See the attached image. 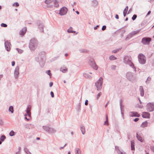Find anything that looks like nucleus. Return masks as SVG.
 <instances>
[{"label":"nucleus","mask_w":154,"mask_h":154,"mask_svg":"<svg viewBox=\"0 0 154 154\" xmlns=\"http://www.w3.org/2000/svg\"><path fill=\"white\" fill-rule=\"evenodd\" d=\"M38 42L37 40L35 38L31 39L29 44V47L31 51L35 50L37 48Z\"/></svg>","instance_id":"obj_1"},{"label":"nucleus","mask_w":154,"mask_h":154,"mask_svg":"<svg viewBox=\"0 0 154 154\" xmlns=\"http://www.w3.org/2000/svg\"><path fill=\"white\" fill-rule=\"evenodd\" d=\"M130 57H131L128 56H125L123 59V62L129 65L132 68L135 69L136 68L130 60Z\"/></svg>","instance_id":"obj_2"},{"label":"nucleus","mask_w":154,"mask_h":154,"mask_svg":"<svg viewBox=\"0 0 154 154\" xmlns=\"http://www.w3.org/2000/svg\"><path fill=\"white\" fill-rule=\"evenodd\" d=\"M89 65L95 70H97L98 66L96 64L94 59L92 57H90L89 58Z\"/></svg>","instance_id":"obj_3"},{"label":"nucleus","mask_w":154,"mask_h":154,"mask_svg":"<svg viewBox=\"0 0 154 154\" xmlns=\"http://www.w3.org/2000/svg\"><path fill=\"white\" fill-rule=\"evenodd\" d=\"M103 83V79L102 78L100 77L95 83V85L98 91L101 89Z\"/></svg>","instance_id":"obj_4"},{"label":"nucleus","mask_w":154,"mask_h":154,"mask_svg":"<svg viewBox=\"0 0 154 154\" xmlns=\"http://www.w3.org/2000/svg\"><path fill=\"white\" fill-rule=\"evenodd\" d=\"M138 59L139 63L141 64H144L145 63L146 60L145 57L142 54H140L138 55Z\"/></svg>","instance_id":"obj_5"},{"label":"nucleus","mask_w":154,"mask_h":154,"mask_svg":"<svg viewBox=\"0 0 154 154\" xmlns=\"http://www.w3.org/2000/svg\"><path fill=\"white\" fill-rule=\"evenodd\" d=\"M151 40L149 37H144L142 38L141 43L144 45H148Z\"/></svg>","instance_id":"obj_6"},{"label":"nucleus","mask_w":154,"mask_h":154,"mask_svg":"<svg viewBox=\"0 0 154 154\" xmlns=\"http://www.w3.org/2000/svg\"><path fill=\"white\" fill-rule=\"evenodd\" d=\"M146 109L149 112L153 111L154 110V103H148L146 106Z\"/></svg>","instance_id":"obj_7"},{"label":"nucleus","mask_w":154,"mask_h":154,"mask_svg":"<svg viewBox=\"0 0 154 154\" xmlns=\"http://www.w3.org/2000/svg\"><path fill=\"white\" fill-rule=\"evenodd\" d=\"M140 30H138L136 31H133L129 34L126 38V40H129L134 35L138 34L140 31Z\"/></svg>","instance_id":"obj_8"},{"label":"nucleus","mask_w":154,"mask_h":154,"mask_svg":"<svg viewBox=\"0 0 154 154\" xmlns=\"http://www.w3.org/2000/svg\"><path fill=\"white\" fill-rule=\"evenodd\" d=\"M43 128L49 133H53L56 132V131L53 128L48 126H43Z\"/></svg>","instance_id":"obj_9"},{"label":"nucleus","mask_w":154,"mask_h":154,"mask_svg":"<svg viewBox=\"0 0 154 154\" xmlns=\"http://www.w3.org/2000/svg\"><path fill=\"white\" fill-rule=\"evenodd\" d=\"M67 11L68 9L66 7H63L60 9L59 14L61 16L64 15L66 14Z\"/></svg>","instance_id":"obj_10"},{"label":"nucleus","mask_w":154,"mask_h":154,"mask_svg":"<svg viewBox=\"0 0 154 154\" xmlns=\"http://www.w3.org/2000/svg\"><path fill=\"white\" fill-rule=\"evenodd\" d=\"M136 137L137 140L140 142H142L144 140L143 136L142 133H140L139 134L137 132L136 133Z\"/></svg>","instance_id":"obj_11"},{"label":"nucleus","mask_w":154,"mask_h":154,"mask_svg":"<svg viewBox=\"0 0 154 154\" xmlns=\"http://www.w3.org/2000/svg\"><path fill=\"white\" fill-rule=\"evenodd\" d=\"M37 24L38 26L39 29L42 32H44V26L42 23L41 21H38L37 23Z\"/></svg>","instance_id":"obj_12"},{"label":"nucleus","mask_w":154,"mask_h":154,"mask_svg":"<svg viewBox=\"0 0 154 154\" xmlns=\"http://www.w3.org/2000/svg\"><path fill=\"white\" fill-rule=\"evenodd\" d=\"M19 67L18 66H17L15 69L14 74L15 79H17L18 76L19 74Z\"/></svg>","instance_id":"obj_13"},{"label":"nucleus","mask_w":154,"mask_h":154,"mask_svg":"<svg viewBox=\"0 0 154 154\" xmlns=\"http://www.w3.org/2000/svg\"><path fill=\"white\" fill-rule=\"evenodd\" d=\"M129 115L131 117H139L140 116V114L136 112H130L129 113Z\"/></svg>","instance_id":"obj_14"},{"label":"nucleus","mask_w":154,"mask_h":154,"mask_svg":"<svg viewBox=\"0 0 154 154\" xmlns=\"http://www.w3.org/2000/svg\"><path fill=\"white\" fill-rule=\"evenodd\" d=\"M10 42L8 41H5V45L6 49L7 51H9L10 50V46L11 45Z\"/></svg>","instance_id":"obj_15"},{"label":"nucleus","mask_w":154,"mask_h":154,"mask_svg":"<svg viewBox=\"0 0 154 154\" xmlns=\"http://www.w3.org/2000/svg\"><path fill=\"white\" fill-rule=\"evenodd\" d=\"M31 106L30 105H28L26 110V112L28 116L29 117H31Z\"/></svg>","instance_id":"obj_16"},{"label":"nucleus","mask_w":154,"mask_h":154,"mask_svg":"<svg viewBox=\"0 0 154 154\" xmlns=\"http://www.w3.org/2000/svg\"><path fill=\"white\" fill-rule=\"evenodd\" d=\"M127 78L129 80L131 81L133 79V75L132 73L128 72L126 74Z\"/></svg>","instance_id":"obj_17"},{"label":"nucleus","mask_w":154,"mask_h":154,"mask_svg":"<svg viewBox=\"0 0 154 154\" xmlns=\"http://www.w3.org/2000/svg\"><path fill=\"white\" fill-rule=\"evenodd\" d=\"M150 114L147 112H143L142 114V117L144 118H149Z\"/></svg>","instance_id":"obj_18"},{"label":"nucleus","mask_w":154,"mask_h":154,"mask_svg":"<svg viewBox=\"0 0 154 154\" xmlns=\"http://www.w3.org/2000/svg\"><path fill=\"white\" fill-rule=\"evenodd\" d=\"M26 27H24L20 31V35H24L26 32Z\"/></svg>","instance_id":"obj_19"},{"label":"nucleus","mask_w":154,"mask_h":154,"mask_svg":"<svg viewBox=\"0 0 154 154\" xmlns=\"http://www.w3.org/2000/svg\"><path fill=\"white\" fill-rule=\"evenodd\" d=\"M139 90L140 92V94L141 96L143 97L144 95V90L143 87L142 86H140Z\"/></svg>","instance_id":"obj_20"},{"label":"nucleus","mask_w":154,"mask_h":154,"mask_svg":"<svg viewBox=\"0 0 154 154\" xmlns=\"http://www.w3.org/2000/svg\"><path fill=\"white\" fill-rule=\"evenodd\" d=\"M67 68L65 67H61L60 68V71L63 73H66L67 72Z\"/></svg>","instance_id":"obj_21"},{"label":"nucleus","mask_w":154,"mask_h":154,"mask_svg":"<svg viewBox=\"0 0 154 154\" xmlns=\"http://www.w3.org/2000/svg\"><path fill=\"white\" fill-rule=\"evenodd\" d=\"M92 4L94 7H96L98 4V2L95 0H93L92 2Z\"/></svg>","instance_id":"obj_22"},{"label":"nucleus","mask_w":154,"mask_h":154,"mask_svg":"<svg viewBox=\"0 0 154 154\" xmlns=\"http://www.w3.org/2000/svg\"><path fill=\"white\" fill-rule=\"evenodd\" d=\"M80 128L82 134H84L85 133V129L84 126L82 125H81L80 126Z\"/></svg>","instance_id":"obj_23"},{"label":"nucleus","mask_w":154,"mask_h":154,"mask_svg":"<svg viewBox=\"0 0 154 154\" xmlns=\"http://www.w3.org/2000/svg\"><path fill=\"white\" fill-rule=\"evenodd\" d=\"M131 150H134V140H131Z\"/></svg>","instance_id":"obj_24"},{"label":"nucleus","mask_w":154,"mask_h":154,"mask_svg":"<svg viewBox=\"0 0 154 154\" xmlns=\"http://www.w3.org/2000/svg\"><path fill=\"white\" fill-rule=\"evenodd\" d=\"M53 3L54 4V6L56 8L59 6V4L58 1L57 0H54L53 1Z\"/></svg>","instance_id":"obj_25"},{"label":"nucleus","mask_w":154,"mask_h":154,"mask_svg":"<svg viewBox=\"0 0 154 154\" xmlns=\"http://www.w3.org/2000/svg\"><path fill=\"white\" fill-rule=\"evenodd\" d=\"M128 6H126L123 12V14L124 17H125L126 16L127 12L128 10Z\"/></svg>","instance_id":"obj_26"},{"label":"nucleus","mask_w":154,"mask_h":154,"mask_svg":"<svg viewBox=\"0 0 154 154\" xmlns=\"http://www.w3.org/2000/svg\"><path fill=\"white\" fill-rule=\"evenodd\" d=\"M148 122L146 121L143 122L141 124V127L143 128H144L147 126Z\"/></svg>","instance_id":"obj_27"},{"label":"nucleus","mask_w":154,"mask_h":154,"mask_svg":"<svg viewBox=\"0 0 154 154\" xmlns=\"http://www.w3.org/2000/svg\"><path fill=\"white\" fill-rule=\"evenodd\" d=\"M83 76L89 79H91V76L89 75L88 74L85 73H84Z\"/></svg>","instance_id":"obj_28"},{"label":"nucleus","mask_w":154,"mask_h":154,"mask_svg":"<svg viewBox=\"0 0 154 154\" xmlns=\"http://www.w3.org/2000/svg\"><path fill=\"white\" fill-rule=\"evenodd\" d=\"M117 152L118 154H126L125 152H123L121 151L118 148V149L117 150Z\"/></svg>","instance_id":"obj_29"},{"label":"nucleus","mask_w":154,"mask_h":154,"mask_svg":"<svg viewBox=\"0 0 154 154\" xmlns=\"http://www.w3.org/2000/svg\"><path fill=\"white\" fill-rule=\"evenodd\" d=\"M6 139V137L4 135H2L0 138V140L2 141L3 142L4 141V140H5V139Z\"/></svg>","instance_id":"obj_30"},{"label":"nucleus","mask_w":154,"mask_h":154,"mask_svg":"<svg viewBox=\"0 0 154 154\" xmlns=\"http://www.w3.org/2000/svg\"><path fill=\"white\" fill-rule=\"evenodd\" d=\"M16 133L13 130H11L9 133V135L11 136H13L15 135Z\"/></svg>","instance_id":"obj_31"},{"label":"nucleus","mask_w":154,"mask_h":154,"mask_svg":"<svg viewBox=\"0 0 154 154\" xmlns=\"http://www.w3.org/2000/svg\"><path fill=\"white\" fill-rule=\"evenodd\" d=\"M75 154H81V151L80 149L78 148L75 151Z\"/></svg>","instance_id":"obj_32"},{"label":"nucleus","mask_w":154,"mask_h":154,"mask_svg":"<svg viewBox=\"0 0 154 154\" xmlns=\"http://www.w3.org/2000/svg\"><path fill=\"white\" fill-rule=\"evenodd\" d=\"M109 60H114L117 59V58L113 55H111L109 57Z\"/></svg>","instance_id":"obj_33"},{"label":"nucleus","mask_w":154,"mask_h":154,"mask_svg":"<svg viewBox=\"0 0 154 154\" xmlns=\"http://www.w3.org/2000/svg\"><path fill=\"white\" fill-rule=\"evenodd\" d=\"M24 151L27 154H31V153L29 151V149L26 148H24Z\"/></svg>","instance_id":"obj_34"},{"label":"nucleus","mask_w":154,"mask_h":154,"mask_svg":"<svg viewBox=\"0 0 154 154\" xmlns=\"http://www.w3.org/2000/svg\"><path fill=\"white\" fill-rule=\"evenodd\" d=\"M9 111L11 113H13L14 112L13 107L12 106H10L9 109Z\"/></svg>","instance_id":"obj_35"},{"label":"nucleus","mask_w":154,"mask_h":154,"mask_svg":"<svg viewBox=\"0 0 154 154\" xmlns=\"http://www.w3.org/2000/svg\"><path fill=\"white\" fill-rule=\"evenodd\" d=\"M53 1H52V0H46L45 2V4L48 5L51 3L52 2H53Z\"/></svg>","instance_id":"obj_36"},{"label":"nucleus","mask_w":154,"mask_h":154,"mask_svg":"<svg viewBox=\"0 0 154 154\" xmlns=\"http://www.w3.org/2000/svg\"><path fill=\"white\" fill-rule=\"evenodd\" d=\"M72 28L71 27H70V28L68 29L67 30V31L69 33H73L75 32V31H73L72 30Z\"/></svg>","instance_id":"obj_37"},{"label":"nucleus","mask_w":154,"mask_h":154,"mask_svg":"<svg viewBox=\"0 0 154 154\" xmlns=\"http://www.w3.org/2000/svg\"><path fill=\"white\" fill-rule=\"evenodd\" d=\"M13 5L14 6H16V7H18L19 6V3L18 2H16L14 3L13 4Z\"/></svg>","instance_id":"obj_38"},{"label":"nucleus","mask_w":154,"mask_h":154,"mask_svg":"<svg viewBox=\"0 0 154 154\" xmlns=\"http://www.w3.org/2000/svg\"><path fill=\"white\" fill-rule=\"evenodd\" d=\"M137 17V15L136 14H134L132 17V19L133 20H135Z\"/></svg>","instance_id":"obj_39"},{"label":"nucleus","mask_w":154,"mask_h":154,"mask_svg":"<svg viewBox=\"0 0 154 154\" xmlns=\"http://www.w3.org/2000/svg\"><path fill=\"white\" fill-rule=\"evenodd\" d=\"M50 72L51 71L50 70H47L46 72V73L50 76H51V75Z\"/></svg>","instance_id":"obj_40"},{"label":"nucleus","mask_w":154,"mask_h":154,"mask_svg":"<svg viewBox=\"0 0 154 154\" xmlns=\"http://www.w3.org/2000/svg\"><path fill=\"white\" fill-rule=\"evenodd\" d=\"M102 94V93L101 92H99L97 95L96 98L97 99H98L99 97Z\"/></svg>","instance_id":"obj_41"},{"label":"nucleus","mask_w":154,"mask_h":154,"mask_svg":"<svg viewBox=\"0 0 154 154\" xmlns=\"http://www.w3.org/2000/svg\"><path fill=\"white\" fill-rule=\"evenodd\" d=\"M1 25L2 27H6L7 26V25L6 24L4 23H2Z\"/></svg>","instance_id":"obj_42"},{"label":"nucleus","mask_w":154,"mask_h":154,"mask_svg":"<svg viewBox=\"0 0 154 154\" xmlns=\"http://www.w3.org/2000/svg\"><path fill=\"white\" fill-rule=\"evenodd\" d=\"M17 50L18 53L20 54L22 53L23 52V50L18 48H17Z\"/></svg>","instance_id":"obj_43"},{"label":"nucleus","mask_w":154,"mask_h":154,"mask_svg":"<svg viewBox=\"0 0 154 154\" xmlns=\"http://www.w3.org/2000/svg\"><path fill=\"white\" fill-rule=\"evenodd\" d=\"M47 6L48 8H51L53 7V5L52 4H51V3L47 5Z\"/></svg>","instance_id":"obj_44"},{"label":"nucleus","mask_w":154,"mask_h":154,"mask_svg":"<svg viewBox=\"0 0 154 154\" xmlns=\"http://www.w3.org/2000/svg\"><path fill=\"white\" fill-rule=\"evenodd\" d=\"M150 79H151V78L150 77H149L148 78L147 80L146 81V84H148L149 83V81L150 80Z\"/></svg>","instance_id":"obj_45"},{"label":"nucleus","mask_w":154,"mask_h":154,"mask_svg":"<svg viewBox=\"0 0 154 154\" xmlns=\"http://www.w3.org/2000/svg\"><path fill=\"white\" fill-rule=\"evenodd\" d=\"M0 125H3V122L2 119L0 118Z\"/></svg>","instance_id":"obj_46"},{"label":"nucleus","mask_w":154,"mask_h":154,"mask_svg":"<svg viewBox=\"0 0 154 154\" xmlns=\"http://www.w3.org/2000/svg\"><path fill=\"white\" fill-rule=\"evenodd\" d=\"M122 99H121L119 100V104L120 106V109L121 110H122L121 107H122Z\"/></svg>","instance_id":"obj_47"},{"label":"nucleus","mask_w":154,"mask_h":154,"mask_svg":"<svg viewBox=\"0 0 154 154\" xmlns=\"http://www.w3.org/2000/svg\"><path fill=\"white\" fill-rule=\"evenodd\" d=\"M24 127L26 128H29L30 127V125L29 124H27L24 125Z\"/></svg>","instance_id":"obj_48"},{"label":"nucleus","mask_w":154,"mask_h":154,"mask_svg":"<svg viewBox=\"0 0 154 154\" xmlns=\"http://www.w3.org/2000/svg\"><path fill=\"white\" fill-rule=\"evenodd\" d=\"M80 51L81 52H87V51L86 50H85L84 49H82L80 50Z\"/></svg>","instance_id":"obj_49"},{"label":"nucleus","mask_w":154,"mask_h":154,"mask_svg":"<svg viewBox=\"0 0 154 154\" xmlns=\"http://www.w3.org/2000/svg\"><path fill=\"white\" fill-rule=\"evenodd\" d=\"M106 28V26L105 25H104L103 26L102 28V30L103 31L105 30Z\"/></svg>","instance_id":"obj_50"},{"label":"nucleus","mask_w":154,"mask_h":154,"mask_svg":"<svg viewBox=\"0 0 154 154\" xmlns=\"http://www.w3.org/2000/svg\"><path fill=\"white\" fill-rule=\"evenodd\" d=\"M116 67V66L115 65H113L111 66V69L112 70H115Z\"/></svg>","instance_id":"obj_51"},{"label":"nucleus","mask_w":154,"mask_h":154,"mask_svg":"<svg viewBox=\"0 0 154 154\" xmlns=\"http://www.w3.org/2000/svg\"><path fill=\"white\" fill-rule=\"evenodd\" d=\"M119 49H116V50H114L112 51V53H116L119 51Z\"/></svg>","instance_id":"obj_52"},{"label":"nucleus","mask_w":154,"mask_h":154,"mask_svg":"<svg viewBox=\"0 0 154 154\" xmlns=\"http://www.w3.org/2000/svg\"><path fill=\"white\" fill-rule=\"evenodd\" d=\"M50 94L51 95V97H54V95L53 92L52 91H51V93H50Z\"/></svg>","instance_id":"obj_53"},{"label":"nucleus","mask_w":154,"mask_h":154,"mask_svg":"<svg viewBox=\"0 0 154 154\" xmlns=\"http://www.w3.org/2000/svg\"><path fill=\"white\" fill-rule=\"evenodd\" d=\"M104 125H109V123H108V121L106 120L104 123Z\"/></svg>","instance_id":"obj_54"},{"label":"nucleus","mask_w":154,"mask_h":154,"mask_svg":"<svg viewBox=\"0 0 154 154\" xmlns=\"http://www.w3.org/2000/svg\"><path fill=\"white\" fill-rule=\"evenodd\" d=\"M88 100H86L85 101V105L87 106L88 105Z\"/></svg>","instance_id":"obj_55"},{"label":"nucleus","mask_w":154,"mask_h":154,"mask_svg":"<svg viewBox=\"0 0 154 154\" xmlns=\"http://www.w3.org/2000/svg\"><path fill=\"white\" fill-rule=\"evenodd\" d=\"M139 120V119L138 118H136L134 119V121L135 122H137Z\"/></svg>","instance_id":"obj_56"},{"label":"nucleus","mask_w":154,"mask_h":154,"mask_svg":"<svg viewBox=\"0 0 154 154\" xmlns=\"http://www.w3.org/2000/svg\"><path fill=\"white\" fill-rule=\"evenodd\" d=\"M66 144L63 146V147H61L60 148V149H63L66 146Z\"/></svg>","instance_id":"obj_57"},{"label":"nucleus","mask_w":154,"mask_h":154,"mask_svg":"<svg viewBox=\"0 0 154 154\" xmlns=\"http://www.w3.org/2000/svg\"><path fill=\"white\" fill-rule=\"evenodd\" d=\"M53 85V82H50L49 83V86L50 87H51Z\"/></svg>","instance_id":"obj_58"},{"label":"nucleus","mask_w":154,"mask_h":154,"mask_svg":"<svg viewBox=\"0 0 154 154\" xmlns=\"http://www.w3.org/2000/svg\"><path fill=\"white\" fill-rule=\"evenodd\" d=\"M12 66H14L15 64V62L14 61H13L12 62Z\"/></svg>","instance_id":"obj_59"},{"label":"nucleus","mask_w":154,"mask_h":154,"mask_svg":"<svg viewBox=\"0 0 154 154\" xmlns=\"http://www.w3.org/2000/svg\"><path fill=\"white\" fill-rule=\"evenodd\" d=\"M99 27V26L98 25L96 26L95 27H94V30H96L97 29V28Z\"/></svg>","instance_id":"obj_60"},{"label":"nucleus","mask_w":154,"mask_h":154,"mask_svg":"<svg viewBox=\"0 0 154 154\" xmlns=\"http://www.w3.org/2000/svg\"><path fill=\"white\" fill-rule=\"evenodd\" d=\"M115 18L116 19H118L119 18V16L118 14H116L115 16Z\"/></svg>","instance_id":"obj_61"},{"label":"nucleus","mask_w":154,"mask_h":154,"mask_svg":"<svg viewBox=\"0 0 154 154\" xmlns=\"http://www.w3.org/2000/svg\"><path fill=\"white\" fill-rule=\"evenodd\" d=\"M151 11H149L147 13V15H146V16H147L148 15H149L151 13Z\"/></svg>","instance_id":"obj_62"},{"label":"nucleus","mask_w":154,"mask_h":154,"mask_svg":"<svg viewBox=\"0 0 154 154\" xmlns=\"http://www.w3.org/2000/svg\"><path fill=\"white\" fill-rule=\"evenodd\" d=\"M15 154H20V153L19 151H17L16 152Z\"/></svg>","instance_id":"obj_63"},{"label":"nucleus","mask_w":154,"mask_h":154,"mask_svg":"<svg viewBox=\"0 0 154 154\" xmlns=\"http://www.w3.org/2000/svg\"><path fill=\"white\" fill-rule=\"evenodd\" d=\"M138 99L140 102V104H141L142 103V102L140 100V98H138Z\"/></svg>","instance_id":"obj_64"}]
</instances>
